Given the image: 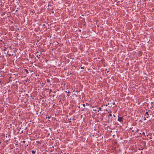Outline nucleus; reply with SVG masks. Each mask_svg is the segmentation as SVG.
Listing matches in <instances>:
<instances>
[{"instance_id": "2eb2a0df", "label": "nucleus", "mask_w": 154, "mask_h": 154, "mask_svg": "<svg viewBox=\"0 0 154 154\" xmlns=\"http://www.w3.org/2000/svg\"><path fill=\"white\" fill-rule=\"evenodd\" d=\"M82 105L83 106H85V104H83Z\"/></svg>"}, {"instance_id": "f03ea898", "label": "nucleus", "mask_w": 154, "mask_h": 154, "mask_svg": "<svg viewBox=\"0 0 154 154\" xmlns=\"http://www.w3.org/2000/svg\"><path fill=\"white\" fill-rule=\"evenodd\" d=\"M37 54V55H36V57L38 58V59H39V56H40L41 54H42L41 52L39 53V52L37 51L36 53Z\"/></svg>"}, {"instance_id": "f8f14e48", "label": "nucleus", "mask_w": 154, "mask_h": 154, "mask_svg": "<svg viewBox=\"0 0 154 154\" xmlns=\"http://www.w3.org/2000/svg\"><path fill=\"white\" fill-rule=\"evenodd\" d=\"M51 91H52V90L51 89H50L49 93L50 94V92H51Z\"/></svg>"}, {"instance_id": "a211bd4d", "label": "nucleus", "mask_w": 154, "mask_h": 154, "mask_svg": "<svg viewBox=\"0 0 154 154\" xmlns=\"http://www.w3.org/2000/svg\"><path fill=\"white\" fill-rule=\"evenodd\" d=\"M23 143H25V141H24H24H23Z\"/></svg>"}, {"instance_id": "6ab92c4d", "label": "nucleus", "mask_w": 154, "mask_h": 154, "mask_svg": "<svg viewBox=\"0 0 154 154\" xmlns=\"http://www.w3.org/2000/svg\"><path fill=\"white\" fill-rule=\"evenodd\" d=\"M113 116L114 117H115V115H114V114H113Z\"/></svg>"}, {"instance_id": "dca6fc26", "label": "nucleus", "mask_w": 154, "mask_h": 154, "mask_svg": "<svg viewBox=\"0 0 154 154\" xmlns=\"http://www.w3.org/2000/svg\"><path fill=\"white\" fill-rule=\"evenodd\" d=\"M81 69H83L84 68V67H81Z\"/></svg>"}, {"instance_id": "4468645a", "label": "nucleus", "mask_w": 154, "mask_h": 154, "mask_svg": "<svg viewBox=\"0 0 154 154\" xmlns=\"http://www.w3.org/2000/svg\"><path fill=\"white\" fill-rule=\"evenodd\" d=\"M142 134L143 135H144L145 134V133L144 132H143L142 133Z\"/></svg>"}, {"instance_id": "1a4fd4ad", "label": "nucleus", "mask_w": 154, "mask_h": 154, "mask_svg": "<svg viewBox=\"0 0 154 154\" xmlns=\"http://www.w3.org/2000/svg\"><path fill=\"white\" fill-rule=\"evenodd\" d=\"M4 48H5L4 51H5L6 49L8 48L6 47H4Z\"/></svg>"}, {"instance_id": "393cba45", "label": "nucleus", "mask_w": 154, "mask_h": 154, "mask_svg": "<svg viewBox=\"0 0 154 154\" xmlns=\"http://www.w3.org/2000/svg\"><path fill=\"white\" fill-rule=\"evenodd\" d=\"M141 153H142V151H141Z\"/></svg>"}, {"instance_id": "c85d7f7f", "label": "nucleus", "mask_w": 154, "mask_h": 154, "mask_svg": "<svg viewBox=\"0 0 154 154\" xmlns=\"http://www.w3.org/2000/svg\"><path fill=\"white\" fill-rule=\"evenodd\" d=\"M141 132H140V134H141Z\"/></svg>"}, {"instance_id": "b1692460", "label": "nucleus", "mask_w": 154, "mask_h": 154, "mask_svg": "<svg viewBox=\"0 0 154 154\" xmlns=\"http://www.w3.org/2000/svg\"><path fill=\"white\" fill-rule=\"evenodd\" d=\"M114 104H115V103H113V104L114 105Z\"/></svg>"}, {"instance_id": "cd10ccee", "label": "nucleus", "mask_w": 154, "mask_h": 154, "mask_svg": "<svg viewBox=\"0 0 154 154\" xmlns=\"http://www.w3.org/2000/svg\"><path fill=\"white\" fill-rule=\"evenodd\" d=\"M141 132H140V134H141Z\"/></svg>"}, {"instance_id": "a878e982", "label": "nucleus", "mask_w": 154, "mask_h": 154, "mask_svg": "<svg viewBox=\"0 0 154 154\" xmlns=\"http://www.w3.org/2000/svg\"><path fill=\"white\" fill-rule=\"evenodd\" d=\"M107 104L106 105V106H107Z\"/></svg>"}, {"instance_id": "4be33fe9", "label": "nucleus", "mask_w": 154, "mask_h": 154, "mask_svg": "<svg viewBox=\"0 0 154 154\" xmlns=\"http://www.w3.org/2000/svg\"><path fill=\"white\" fill-rule=\"evenodd\" d=\"M107 127H108V128H109V126H107Z\"/></svg>"}, {"instance_id": "9b49d317", "label": "nucleus", "mask_w": 154, "mask_h": 154, "mask_svg": "<svg viewBox=\"0 0 154 154\" xmlns=\"http://www.w3.org/2000/svg\"><path fill=\"white\" fill-rule=\"evenodd\" d=\"M109 116H112V114H109Z\"/></svg>"}, {"instance_id": "f3484780", "label": "nucleus", "mask_w": 154, "mask_h": 154, "mask_svg": "<svg viewBox=\"0 0 154 154\" xmlns=\"http://www.w3.org/2000/svg\"><path fill=\"white\" fill-rule=\"evenodd\" d=\"M2 42L3 43V44H5V43H4V42Z\"/></svg>"}, {"instance_id": "20e7f679", "label": "nucleus", "mask_w": 154, "mask_h": 154, "mask_svg": "<svg viewBox=\"0 0 154 154\" xmlns=\"http://www.w3.org/2000/svg\"><path fill=\"white\" fill-rule=\"evenodd\" d=\"M24 71H25L26 73L27 74L29 73V72H28V70L27 69H24Z\"/></svg>"}, {"instance_id": "9d476101", "label": "nucleus", "mask_w": 154, "mask_h": 154, "mask_svg": "<svg viewBox=\"0 0 154 154\" xmlns=\"http://www.w3.org/2000/svg\"><path fill=\"white\" fill-rule=\"evenodd\" d=\"M36 143H39V141H36Z\"/></svg>"}, {"instance_id": "aec40b11", "label": "nucleus", "mask_w": 154, "mask_h": 154, "mask_svg": "<svg viewBox=\"0 0 154 154\" xmlns=\"http://www.w3.org/2000/svg\"><path fill=\"white\" fill-rule=\"evenodd\" d=\"M94 111H96L97 110H96V109H94Z\"/></svg>"}, {"instance_id": "6e6552de", "label": "nucleus", "mask_w": 154, "mask_h": 154, "mask_svg": "<svg viewBox=\"0 0 154 154\" xmlns=\"http://www.w3.org/2000/svg\"><path fill=\"white\" fill-rule=\"evenodd\" d=\"M139 131V130L138 129H137V130H136V132H135V133H137Z\"/></svg>"}, {"instance_id": "c756f323", "label": "nucleus", "mask_w": 154, "mask_h": 154, "mask_svg": "<svg viewBox=\"0 0 154 154\" xmlns=\"http://www.w3.org/2000/svg\"><path fill=\"white\" fill-rule=\"evenodd\" d=\"M1 143V142H0V143Z\"/></svg>"}, {"instance_id": "ddd939ff", "label": "nucleus", "mask_w": 154, "mask_h": 154, "mask_svg": "<svg viewBox=\"0 0 154 154\" xmlns=\"http://www.w3.org/2000/svg\"><path fill=\"white\" fill-rule=\"evenodd\" d=\"M51 117V116H48V119H50Z\"/></svg>"}, {"instance_id": "bb28decb", "label": "nucleus", "mask_w": 154, "mask_h": 154, "mask_svg": "<svg viewBox=\"0 0 154 154\" xmlns=\"http://www.w3.org/2000/svg\"><path fill=\"white\" fill-rule=\"evenodd\" d=\"M132 131L134 132V130H132Z\"/></svg>"}, {"instance_id": "7ed1b4c3", "label": "nucleus", "mask_w": 154, "mask_h": 154, "mask_svg": "<svg viewBox=\"0 0 154 154\" xmlns=\"http://www.w3.org/2000/svg\"><path fill=\"white\" fill-rule=\"evenodd\" d=\"M118 121L120 122H122L123 121V118L122 117H119L118 119Z\"/></svg>"}, {"instance_id": "f257e3e1", "label": "nucleus", "mask_w": 154, "mask_h": 154, "mask_svg": "<svg viewBox=\"0 0 154 154\" xmlns=\"http://www.w3.org/2000/svg\"><path fill=\"white\" fill-rule=\"evenodd\" d=\"M149 117V116L148 114V112H146L145 114V117L144 118V120H146V118H148Z\"/></svg>"}, {"instance_id": "5701e85b", "label": "nucleus", "mask_w": 154, "mask_h": 154, "mask_svg": "<svg viewBox=\"0 0 154 154\" xmlns=\"http://www.w3.org/2000/svg\"><path fill=\"white\" fill-rule=\"evenodd\" d=\"M0 41H1V42L2 41V40H0Z\"/></svg>"}, {"instance_id": "423d86ee", "label": "nucleus", "mask_w": 154, "mask_h": 154, "mask_svg": "<svg viewBox=\"0 0 154 154\" xmlns=\"http://www.w3.org/2000/svg\"><path fill=\"white\" fill-rule=\"evenodd\" d=\"M47 82L48 83L50 82V80L49 79H47Z\"/></svg>"}, {"instance_id": "0eeeda50", "label": "nucleus", "mask_w": 154, "mask_h": 154, "mask_svg": "<svg viewBox=\"0 0 154 154\" xmlns=\"http://www.w3.org/2000/svg\"><path fill=\"white\" fill-rule=\"evenodd\" d=\"M32 153L33 154H35V152L34 151V150H32Z\"/></svg>"}, {"instance_id": "39448f33", "label": "nucleus", "mask_w": 154, "mask_h": 154, "mask_svg": "<svg viewBox=\"0 0 154 154\" xmlns=\"http://www.w3.org/2000/svg\"><path fill=\"white\" fill-rule=\"evenodd\" d=\"M101 111V108L100 107H99L98 108V110H97L98 112L99 111Z\"/></svg>"}, {"instance_id": "412c9836", "label": "nucleus", "mask_w": 154, "mask_h": 154, "mask_svg": "<svg viewBox=\"0 0 154 154\" xmlns=\"http://www.w3.org/2000/svg\"><path fill=\"white\" fill-rule=\"evenodd\" d=\"M13 54H12V55H11V56H13Z\"/></svg>"}]
</instances>
